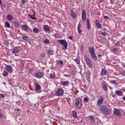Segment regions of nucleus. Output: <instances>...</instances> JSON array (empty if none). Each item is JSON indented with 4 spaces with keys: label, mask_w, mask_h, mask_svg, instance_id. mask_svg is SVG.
Listing matches in <instances>:
<instances>
[{
    "label": "nucleus",
    "mask_w": 125,
    "mask_h": 125,
    "mask_svg": "<svg viewBox=\"0 0 125 125\" xmlns=\"http://www.w3.org/2000/svg\"><path fill=\"white\" fill-rule=\"evenodd\" d=\"M100 112L103 114L104 115H106L108 116L111 115V109L108 108V106L106 105H102L99 107Z\"/></svg>",
    "instance_id": "f257e3e1"
},
{
    "label": "nucleus",
    "mask_w": 125,
    "mask_h": 125,
    "mask_svg": "<svg viewBox=\"0 0 125 125\" xmlns=\"http://www.w3.org/2000/svg\"><path fill=\"white\" fill-rule=\"evenodd\" d=\"M4 70L3 71L2 75V76L5 78L8 76V73L10 74H12L13 73V68L11 66L9 65H7L4 68Z\"/></svg>",
    "instance_id": "f03ea898"
},
{
    "label": "nucleus",
    "mask_w": 125,
    "mask_h": 125,
    "mask_svg": "<svg viewBox=\"0 0 125 125\" xmlns=\"http://www.w3.org/2000/svg\"><path fill=\"white\" fill-rule=\"evenodd\" d=\"M88 50H89L92 59L94 61H96V60H97V56L95 55V49H94V47L89 46L88 47Z\"/></svg>",
    "instance_id": "7ed1b4c3"
},
{
    "label": "nucleus",
    "mask_w": 125,
    "mask_h": 125,
    "mask_svg": "<svg viewBox=\"0 0 125 125\" xmlns=\"http://www.w3.org/2000/svg\"><path fill=\"white\" fill-rule=\"evenodd\" d=\"M84 59L89 68H92L93 67V63H92L91 60L89 59L87 56L85 55L84 56Z\"/></svg>",
    "instance_id": "20e7f679"
},
{
    "label": "nucleus",
    "mask_w": 125,
    "mask_h": 125,
    "mask_svg": "<svg viewBox=\"0 0 125 125\" xmlns=\"http://www.w3.org/2000/svg\"><path fill=\"white\" fill-rule=\"evenodd\" d=\"M58 42L61 43L62 45H63L64 48H67V46H68V43L67 42L64 40H58Z\"/></svg>",
    "instance_id": "39448f33"
},
{
    "label": "nucleus",
    "mask_w": 125,
    "mask_h": 125,
    "mask_svg": "<svg viewBox=\"0 0 125 125\" xmlns=\"http://www.w3.org/2000/svg\"><path fill=\"white\" fill-rule=\"evenodd\" d=\"M43 73L38 72L34 73V77L37 78V79H42V78H43Z\"/></svg>",
    "instance_id": "423d86ee"
},
{
    "label": "nucleus",
    "mask_w": 125,
    "mask_h": 125,
    "mask_svg": "<svg viewBox=\"0 0 125 125\" xmlns=\"http://www.w3.org/2000/svg\"><path fill=\"white\" fill-rule=\"evenodd\" d=\"M62 94H64V90L61 88L58 89L56 92L57 96H62Z\"/></svg>",
    "instance_id": "0eeeda50"
},
{
    "label": "nucleus",
    "mask_w": 125,
    "mask_h": 125,
    "mask_svg": "<svg viewBox=\"0 0 125 125\" xmlns=\"http://www.w3.org/2000/svg\"><path fill=\"white\" fill-rule=\"evenodd\" d=\"M103 101H104V97L101 96L100 98L98 100L97 105H102L103 104Z\"/></svg>",
    "instance_id": "6e6552de"
},
{
    "label": "nucleus",
    "mask_w": 125,
    "mask_h": 125,
    "mask_svg": "<svg viewBox=\"0 0 125 125\" xmlns=\"http://www.w3.org/2000/svg\"><path fill=\"white\" fill-rule=\"evenodd\" d=\"M113 113L118 117L122 116V114H121V111H120V109H119L115 108L113 110Z\"/></svg>",
    "instance_id": "1a4fd4ad"
},
{
    "label": "nucleus",
    "mask_w": 125,
    "mask_h": 125,
    "mask_svg": "<svg viewBox=\"0 0 125 125\" xmlns=\"http://www.w3.org/2000/svg\"><path fill=\"white\" fill-rule=\"evenodd\" d=\"M82 20H83L84 21L86 20V12L84 10L82 11Z\"/></svg>",
    "instance_id": "9d476101"
},
{
    "label": "nucleus",
    "mask_w": 125,
    "mask_h": 125,
    "mask_svg": "<svg viewBox=\"0 0 125 125\" xmlns=\"http://www.w3.org/2000/svg\"><path fill=\"white\" fill-rule=\"evenodd\" d=\"M95 25L98 28V29H102V25L100 24V21H99V20H96L95 21Z\"/></svg>",
    "instance_id": "9b49d317"
},
{
    "label": "nucleus",
    "mask_w": 125,
    "mask_h": 125,
    "mask_svg": "<svg viewBox=\"0 0 125 125\" xmlns=\"http://www.w3.org/2000/svg\"><path fill=\"white\" fill-rule=\"evenodd\" d=\"M35 89L36 90H37V91H39L41 90V88H42V87H41V85H40V84H39L38 83H35Z\"/></svg>",
    "instance_id": "f8f14e48"
},
{
    "label": "nucleus",
    "mask_w": 125,
    "mask_h": 125,
    "mask_svg": "<svg viewBox=\"0 0 125 125\" xmlns=\"http://www.w3.org/2000/svg\"><path fill=\"white\" fill-rule=\"evenodd\" d=\"M102 86L104 91H107V90H108V87H107V85H106V83H102Z\"/></svg>",
    "instance_id": "ddd939ff"
},
{
    "label": "nucleus",
    "mask_w": 125,
    "mask_h": 125,
    "mask_svg": "<svg viewBox=\"0 0 125 125\" xmlns=\"http://www.w3.org/2000/svg\"><path fill=\"white\" fill-rule=\"evenodd\" d=\"M13 51L12 53H14V54H16V53H18L19 52V49L17 47H15L12 49Z\"/></svg>",
    "instance_id": "4468645a"
},
{
    "label": "nucleus",
    "mask_w": 125,
    "mask_h": 125,
    "mask_svg": "<svg viewBox=\"0 0 125 125\" xmlns=\"http://www.w3.org/2000/svg\"><path fill=\"white\" fill-rule=\"evenodd\" d=\"M107 74H108V71H107V70L104 69H102L101 75H102L103 76H106Z\"/></svg>",
    "instance_id": "2eb2a0df"
},
{
    "label": "nucleus",
    "mask_w": 125,
    "mask_h": 125,
    "mask_svg": "<svg viewBox=\"0 0 125 125\" xmlns=\"http://www.w3.org/2000/svg\"><path fill=\"white\" fill-rule=\"evenodd\" d=\"M61 83L64 86H68L69 85V81H63Z\"/></svg>",
    "instance_id": "dca6fc26"
},
{
    "label": "nucleus",
    "mask_w": 125,
    "mask_h": 125,
    "mask_svg": "<svg viewBox=\"0 0 125 125\" xmlns=\"http://www.w3.org/2000/svg\"><path fill=\"white\" fill-rule=\"evenodd\" d=\"M43 29L44 31H47V32H49V31L50 30V28L47 25H44L43 26Z\"/></svg>",
    "instance_id": "f3484780"
},
{
    "label": "nucleus",
    "mask_w": 125,
    "mask_h": 125,
    "mask_svg": "<svg viewBox=\"0 0 125 125\" xmlns=\"http://www.w3.org/2000/svg\"><path fill=\"white\" fill-rule=\"evenodd\" d=\"M90 21L88 19L86 20V23H87V29L89 30L90 29Z\"/></svg>",
    "instance_id": "a211bd4d"
},
{
    "label": "nucleus",
    "mask_w": 125,
    "mask_h": 125,
    "mask_svg": "<svg viewBox=\"0 0 125 125\" xmlns=\"http://www.w3.org/2000/svg\"><path fill=\"white\" fill-rule=\"evenodd\" d=\"M115 93L116 95H118V96H122V95H124L123 94V91L120 90L116 91Z\"/></svg>",
    "instance_id": "6ab92c4d"
},
{
    "label": "nucleus",
    "mask_w": 125,
    "mask_h": 125,
    "mask_svg": "<svg viewBox=\"0 0 125 125\" xmlns=\"http://www.w3.org/2000/svg\"><path fill=\"white\" fill-rule=\"evenodd\" d=\"M6 19L9 21H12V20H13V17H12V16H11V15H8L6 16Z\"/></svg>",
    "instance_id": "aec40b11"
},
{
    "label": "nucleus",
    "mask_w": 125,
    "mask_h": 125,
    "mask_svg": "<svg viewBox=\"0 0 125 125\" xmlns=\"http://www.w3.org/2000/svg\"><path fill=\"white\" fill-rule=\"evenodd\" d=\"M71 17L73 19H76L77 18V14L74 13V11H72L71 13Z\"/></svg>",
    "instance_id": "412c9836"
},
{
    "label": "nucleus",
    "mask_w": 125,
    "mask_h": 125,
    "mask_svg": "<svg viewBox=\"0 0 125 125\" xmlns=\"http://www.w3.org/2000/svg\"><path fill=\"white\" fill-rule=\"evenodd\" d=\"M22 40H23V41H25V42H27L28 41H29V37H28V36H26V35H24L21 37Z\"/></svg>",
    "instance_id": "4be33fe9"
},
{
    "label": "nucleus",
    "mask_w": 125,
    "mask_h": 125,
    "mask_svg": "<svg viewBox=\"0 0 125 125\" xmlns=\"http://www.w3.org/2000/svg\"><path fill=\"white\" fill-rule=\"evenodd\" d=\"M47 54L49 55H53L54 54V51L52 50H48L47 51Z\"/></svg>",
    "instance_id": "5701e85b"
},
{
    "label": "nucleus",
    "mask_w": 125,
    "mask_h": 125,
    "mask_svg": "<svg viewBox=\"0 0 125 125\" xmlns=\"http://www.w3.org/2000/svg\"><path fill=\"white\" fill-rule=\"evenodd\" d=\"M75 105L76 106V107H77L78 109H81V108H82V106L83 105V103H81L80 104H75Z\"/></svg>",
    "instance_id": "b1692460"
},
{
    "label": "nucleus",
    "mask_w": 125,
    "mask_h": 125,
    "mask_svg": "<svg viewBox=\"0 0 125 125\" xmlns=\"http://www.w3.org/2000/svg\"><path fill=\"white\" fill-rule=\"evenodd\" d=\"M50 78H51V79H55V78H56V75H55V73H54V74H53L52 73H51L50 74Z\"/></svg>",
    "instance_id": "393cba45"
},
{
    "label": "nucleus",
    "mask_w": 125,
    "mask_h": 125,
    "mask_svg": "<svg viewBox=\"0 0 125 125\" xmlns=\"http://www.w3.org/2000/svg\"><path fill=\"white\" fill-rule=\"evenodd\" d=\"M80 103H82V100L79 98L76 101L75 105H77V104H80Z\"/></svg>",
    "instance_id": "a878e982"
},
{
    "label": "nucleus",
    "mask_w": 125,
    "mask_h": 125,
    "mask_svg": "<svg viewBox=\"0 0 125 125\" xmlns=\"http://www.w3.org/2000/svg\"><path fill=\"white\" fill-rule=\"evenodd\" d=\"M14 24L16 28H19L20 25L19 24V23H18V22H14Z\"/></svg>",
    "instance_id": "bb28decb"
},
{
    "label": "nucleus",
    "mask_w": 125,
    "mask_h": 125,
    "mask_svg": "<svg viewBox=\"0 0 125 125\" xmlns=\"http://www.w3.org/2000/svg\"><path fill=\"white\" fill-rule=\"evenodd\" d=\"M21 28L23 29V30H28V29H29V26H28V25H23Z\"/></svg>",
    "instance_id": "cd10ccee"
},
{
    "label": "nucleus",
    "mask_w": 125,
    "mask_h": 125,
    "mask_svg": "<svg viewBox=\"0 0 125 125\" xmlns=\"http://www.w3.org/2000/svg\"><path fill=\"white\" fill-rule=\"evenodd\" d=\"M89 119H90V120L92 121V122H93V123L95 122V119H94V117H93V116H90Z\"/></svg>",
    "instance_id": "c85d7f7f"
},
{
    "label": "nucleus",
    "mask_w": 125,
    "mask_h": 125,
    "mask_svg": "<svg viewBox=\"0 0 125 125\" xmlns=\"http://www.w3.org/2000/svg\"><path fill=\"white\" fill-rule=\"evenodd\" d=\"M81 27H82V24L81 23L78 24V32H82V31L81 30Z\"/></svg>",
    "instance_id": "c756f323"
},
{
    "label": "nucleus",
    "mask_w": 125,
    "mask_h": 125,
    "mask_svg": "<svg viewBox=\"0 0 125 125\" xmlns=\"http://www.w3.org/2000/svg\"><path fill=\"white\" fill-rule=\"evenodd\" d=\"M88 100H89V99L88 98H85L83 99V102L84 103H87L88 102Z\"/></svg>",
    "instance_id": "7c9ffc66"
},
{
    "label": "nucleus",
    "mask_w": 125,
    "mask_h": 125,
    "mask_svg": "<svg viewBox=\"0 0 125 125\" xmlns=\"http://www.w3.org/2000/svg\"><path fill=\"white\" fill-rule=\"evenodd\" d=\"M5 25L6 26V27H7V28H10V24L8 22H6L5 23Z\"/></svg>",
    "instance_id": "2f4dec72"
},
{
    "label": "nucleus",
    "mask_w": 125,
    "mask_h": 125,
    "mask_svg": "<svg viewBox=\"0 0 125 125\" xmlns=\"http://www.w3.org/2000/svg\"><path fill=\"white\" fill-rule=\"evenodd\" d=\"M74 61H75V62L77 63V64H78V65H80V60L79 59H75L74 60Z\"/></svg>",
    "instance_id": "473e14b6"
},
{
    "label": "nucleus",
    "mask_w": 125,
    "mask_h": 125,
    "mask_svg": "<svg viewBox=\"0 0 125 125\" xmlns=\"http://www.w3.org/2000/svg\"><path fill=\"white\" fill-rule=\"evenodd\" d=\"M72 115H73V117H74L75 118H77V112L76 111H73L72 112Z\"/></svg>",
    "instance_id": "72a5a7b5"
},
{
    "label": "nucleus",
    "mask_w": 125,
    "mask_h": 125,
    "mask_svg": "<svg viewBox=\"0 0 125 125\" xmlns=\"http://www.w3.org/2000/svg\"><path fill=\"white\" fill-rule=\"evenodd\" d=\"M112 52H118V48L117 47H115L113 49Z\"/></svg>",
    "instance_id": "f704fd0d"
},
{
    "label": "nucleus",
    "mask_w": 125,
    "mask_h": 125,
    "mask_svg": "<svg viewBox=\"0 0 125 125\" xmlns=\"http://www.w3.org/2000/svg\"><path fill=\"white\" fill-rule=\"evenodd\" d=\"M100 34V35H102V36H104V37H105V36H106V35H107V33H106L105 32H101Z\"/></svg>",
    "instance_id": "c9c22d12"
},
{
    "label": "nucleus",
    "mask_w": 125,
    "mask_h": 125,
    "mask_svg": "<svg viewBox=\"0 0 125 125\" xmlns=\"http://www.w3.org/2000/svg\"><path fill=\"white\" fill-rule=\"evenodd\" d=\"M120 75L122 76H125V71H122L120 72Z\"/></svg>",
    "instance_id": "e433bc0d"
},
{
    "label": "nucleus",
    "mask_w": 125,
    "mask_h": 125,
    "mask_svg": "<svg viewBox=\"0 0 125 125\" xmlns=\"http://www.w3.org/2000/svg\"><path fill=\"white\" fill-rule=\"evenodd\" d=\"M28 16H29V17L30 18H31V19H33V20H37V18L34 17H32V16L29 15Z\"/></svg>",
    "instance_id": "4c0bfd02"
},
{
    "label": "nucleus",
    "mask_w": 125,
    "mask_h": 125,
    "mask_svg": "<svg viewBox=\"0 0 125 125\" xmlns=\"http://www.w3.org/2000/svg\"><path fill=\"white\" fill-rule=\"evenodd\" d=\"M44 43H46V44H47L49 42V41L47 39H46L44 41Z\"/></svg>",
    "instance_id": "58836bf2"
},
{
    "label": "nucleus",
    "mask_w": 125,
    "mask_h": 125,
    "mask_svg": "<svg viewBox=\"0 0 125 125\" xmlns=\"http://www.w3.org/2000/svg\"><path fill=\"white\" fill-rule=\"evenodd\" d=\"M40 56L41 57H42V58H43L44 57V56H45V53H42L41 55H40Z\"/></svg>",
    "instance_id": "ea45409f"
},
{
    "label": "nucleus",
    "mask_w": 125,
    "mask_h": 125,
    "mask_svg": "<svg viewBox=\"0 0 125 125\" xmlns=\"http://www.w3.org/2000/svg\"><path fill=\"white\" fill-rule=\"evenodd\" d=\"M33 32H39V29H38V28H34L33 29Z\"/></svg>",
    "instance_id": "a19ab883"
},
{
    "label": "nucleus",
    "mask_w": 125,
    "mask_h": 125,
    "mask_svg": "<svg viewBox=\"0 0 125 125\" xmlns=\"http://www.w3.org/2000/svg\"><path fill=\"white\" fill-rule=\"evenodd\" d=\"M110 83H112L113 84H116L117 83H116V81H115V80H113V81H111Z\"/></svg>",
    "instance_id": "79ce46f5"
},
{
    "label": "nucleus",
    "mask_w": 125,
    "mask_h": 125,
    "mask_svg": "<svg viewBox=\"0 0 125 125\" xmlns=\"http://www.w3.org/2000/svg\"><path fill=\"white\" fill-rule=\"evenodd\" d=\"M58 64H59V65H63V61L62 60L60 61Z\"/></svg>",
    "instance_id": "37998d69"
},
{
    "label": "nucleus",
    "mask_w": 125,
    "mask_h": 125,
    "mask_svg": "<svg viewBox=\"0 0 125 125\" xmlns=\"http://www.w3.org/2000/svg\"><path fill=\"white\" fill-rule=\"evenodd\" d=\"M0 98H4V95H3V94H0Z\"/></svg>",
    "instance_id": "c03bdc74"
},
{
    "label": "nucleus",
    "mask_w": 125,
    "mask_h": 125,
    "mask_svg": "<svg viewBox=\"0 0 125 125\" xmlns=\"http://www.w3.org/2000/svg\"><path fill=\"white\" fill-rule=\"evenodd\" d=\"M78 92H79V91H78V90H75L74 91V95H76L78 93Z\"/></svg>",
    "instance_id": "a18cd8bd"
},
{
    "label": "nucleus",
    "mask_w": 125,
    "mask_h": 125,
    "mask_svg": "<svg viewBox=\"0 0 125 125\" xmlns=\"http://www.w3.org/2000/svg\"><path fill=\"white\" fill-rule=\"evenodd\" d=\"M119 45H120V42H117L115 45L116 46H119Z\"/></svg>",
    "instance_id": "49530a36"
},
{
    "label": "nucleus",
    "mask_w": 125,
    "mask_h": 125,
    "mask_svg": "<svg viewBox=\"0 0 125 125\" xmlns=\"http://www.w3.org/2000/svg\"><path fill=\"white\" fill-rule=\"evenodd\" d=\"M25 2H26V0H22V4H25Z\"/></svg>",
    "instance_id": "de8ad7c7"
},
{
    "label": "nucleus",
    "mask_w": 125,
    "mask_h": 125,
    "mask_svg": "<svg viewBox=\"0 0 125 125\" xmlns=\"http://www.w3.org/2000/svg\"><path fill=\"white\" fill-rule=\"evenodd\" d=\"M104 19H108V18H109V17L107 16H105L104 17Z\"/></svg>",
    "instance_id": "09e8293b"
},
{
    "label": "nucleus",
    "mask_w": 125,
    "mask_h": 125,
    "mask_svg": "<svg viewBox=\"0 0 125 125\" xmlns=\"http://www.w3.org/2000/svg\"><path fill=\"white\" fill-rule=\"evenodd\" d=\"M42 21H43V20H42V19H39V22H42Z\"/></svg>",
    "instance_id": "8fccbe9b"
},
{
    "label": "nucleus",
    "mask_w": 125,
    "mask_h": 125,
    "mask_svg": "<svg viewBox=\"0 0 125 125\" xmlns=\"http://www.w3.org/2000/svg\"><path fill=\"white\" fill-rule=\"evenodd\" d=\"M68 39H69V40H71V41L73 40V37H69Z\"/></svg>",
    "instance_id": "3c124183"
},
{
    "label": "nucleus",
    "mask_w": 125,
    "mask_h": 125,
    "mask_svg": "<svg viewBox=\"0 0 125 125\" xmlns=\"http://www.w3.org/2000/svg\"><path fill=\"white\" fill-rule=\"evenodd\" d=\"M2 117V113L1 112H0V118H1Z\"/></svg>",
    "instance_id": "603ef678"
},
{
    "label": "nucleus",
    "mask_w": 125,
    "mask_h": 125,
    "mask_svg": "<svg viewBox=\"0 0 125 125\" xmlns=\"http://www.w3.org/2000/svg\"><path fill=\"white\" fill-rule=\"evenodd\" d=\"M99 1L101 3L103 2V0H99Z\"/></svg>",
    "instance_id": "864d4df0"
},
{
    "label": "nucleus",
    "mask_w": 125,
    "mask_h": 125,
    "mask_svg": "<svg viewBox=\"0 0 125 125\" xmlns=\"http://www.w3.org/2000/svg\"><path fill=\"white\" fill-rule=\"evenodd\" d=\"M123 99L125 102V96L123 97Z\"/></svg>",
    "instance_id": "5fc2aeb1"
},
{
    "label": "nucleus",
    "mask_w": 125,
    "mask_h": 125,
    "mask_svg": "<svg viewBox=\"0 0 125 125\" xmlns=\"http://www.w3.org/2000/svg\"><path fill=\"white\" fill-rule=\"evenodd\" d=\"M0 4H2V2L1 1V0H0Z\"/></svg>",
    "instance_id": "6e6d98bb"
},
{
    "label": "nucleus",
    "mask_w": 125,
    "mask_h": 125,
    "mask_svg": "<svg viewBox=\"0 0 125 125\" xmlns=\"http://www.w3.org/2000/svg\"><path fill=\"white\" fill-rule=\"evenodd\" d=\"M100 56H101V55H100V54H99V55H98V57H100Z\"/></svg>",
    "instance_id": "4d7b16f0"
},
{
    "label": "nucleus",
    "mask_w": 125,
    "mask_h": 125,
    "mask_svg": "<svg viewBox=\"0 0 125 125\" xmlns=\"http://www.w3.org/2000/svg\"><path fill=\"white\" fill-rule=\"evenodd\" d=\"M17 111H20V109L18 108V109H17Z\"/></svg>",
    "instance_id": "13d9d810"
},
{
    "label": "nucleus",
    "mask_w": 125,
    "mask_h": 125,
    "mask_svg": "<svg viewBox=\"0 0 125 125\" xmlns=\"http://www.w3.org/2000/svg\"><path fill=\"white\" fill-rule=\"evenodd\" d=\"M81 33V32H79V33L80 34Z\"/></svg>",
    "instance_id": "bf43d9fd"
}]
</instances>
